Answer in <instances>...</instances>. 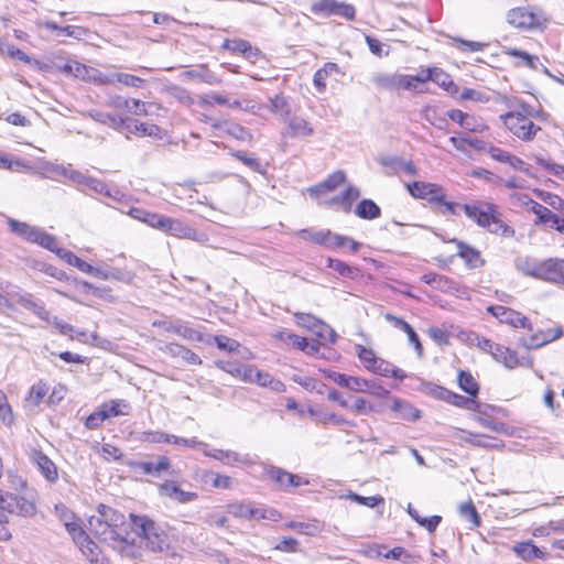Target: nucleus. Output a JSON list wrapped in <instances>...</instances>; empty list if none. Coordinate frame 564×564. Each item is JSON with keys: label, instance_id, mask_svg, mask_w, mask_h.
Segmentation results:
<instances>
[{"label": "nucleus", "instance_id": "obj_1", "mask_svg": "<svg viewBox=\"0 0 564 564\" xmlns=\"http://www.w3.org/2000/svg\"><path fill=\"white\" fill-rule=\"evenodd\" d=\"M465 215L479 227L487 229L490 234L503 237H512L514 230L502 219L497 205L489 202H477L462 206Z\"/></svg>", "mask_w": 564, "mask_h": 564}, {"label": "nucleus", "instance_id": "obj_2", "mask_svg": "<svg viewBox=\"0 0 564 564\" xmlns=\"http://www.w3.org/2000/svg\"><path fill=\"white\" fill-rule=\"evenodd\" d=\"M372 84L378 89L384 90H410L421 93V86L424 85V79L420 78V73L416 75H406L398 73H375L371 76Z\"/></svg>", "mask_w": 564, "mask_h": 564}, {"label": "nucleus", "instance_id": "obj_3", "mask_svg": "<svg viewBox=\"0 0 564 564\" xmlns=\"http://www.w3.org/2000/svg\"><path fill=\"white\" fill-rule=\"evenodd\" d=\"M134 531L147 541V546L153 551H163L166 546V534L153 520L147 516L130 513Z\"/></svg>", "mask_w": 564, "mask_h": 564}, {"label": "nucleus", "instance_id": "obj_4", "mask_svg": "<svg viewBox=\"0 0 564 564\" xmlns=\"http://www.w3.org/2000/svg\"><path fill=\"white\" fill-rule=\"evenodd\" d=\"M505 127L518 139L532 141L541 130L528 116L521 111H509L500 116Z\"/></svg>", "mask_w": 564, "mask_h": 564}, {"label": "nucleus", "instance_id": "obj_5", "mask_svg": "<svg viewBox=\"0 0 564 564\" xmlns=\"http://www.w3.org/2000/svg\"><path fill=\"white\" fill-rule=\"evenodd\" d=\"M488 432L478 433L465 430H456V437L462 442H467L482 447H497V435L505 433L508 435L513 434L512 425H485Z\"/></svg>", "mask_w": 564, "mask_h": 564}, {"label": "nucleus", "instance_id": "obj_6", "mask_svg": "<svg viewBox=\"0 0 564 564\" xmlns=\"http://www.w3.org/2000/svg\"><path fill=\"white\" fill-rule=\"evenodd\" d=\"M0 512L32 518L36 514L37 508L33 498L0 490Z\"/></svg>", "mask_w": 564, "mask_h": 564}, {"label": "nucleus", "instance_id": "obj_7", "mask_svg": "<svg viewBox=\"0 0 564 564\" xmlns=\"http://www.w3.org/2000/svg\"><path fill=\"white\" fill-rule=\"evenodd\" d=\"M9 227L12 232L29 242L37 243L50 251L56 249L57 239L39 227L14 219L9 220Z\"/></svg>", "mask_w": 564, "mask_h": 564}, {"label": "nucleus", "instance_id": "obj_8", "mask_svg": "<svg viewBox=\"0 0 564 564\" xmlns=\"http://www.w3.org/2000/svg\"><path fill=\"white\" fill-rule=\"evenodd\" d=\"M88 524L95 535L100 538L104 542L111 544L113 547L119 545L121 551L128 546L127 539L109 523L98 519L97 516H91L88 520Z\"/></svg>", "mask_w": 564, "mask_h": 564}, {"label": "nucleus", "instance_id": "obj_9", "mask_svg": "<svg viewBox=\"0 0 564 564\" xmlns=\"http://www.w3.org/2000/svg\"><path fill=\"white\" fill-rule=\"evenodd\" d=\"M311 11L314 14L339 15L346 20H354L356 15L352 4L337 0H319L312 4Z\"/></svg>", "mask_w": 564, "mask_h": 564}, {"label": "nucleus", "instance_id": "obj_10", "mask_svg": "<svg viewBox=\"0 0 564 564\" xmlns=\"http://www.w3.org/2000/svg\"><path fill=\"white\" fill-rule=\"evenodd\" d=\"M153 326L160 327L167 333H174L188 341L204 340V335L198 329L191 327L188 323L178 318L155 321L153 322Z\"/></svg>", "mask_w": 564, "mask_h": 564}, {"label": "nucleus", "instance_id": "obj_11", "mask_svg": "<svg viewBox=\"0 0 564 564\" xmlns=\"http://www.w3.org/2000/svg\"><path fill=\"white\" fill-rule=\"evenodd\" d=\"M487 311L497 319H499L500 323L508 324L514 328L521 327L528 330H532V324L520 312L502 305H491L487 308Z\"/></svg>", "mask_w": 564, "mask_h": 564}, {"label": "nucleus", "instance_id": "obj_12", "mask_svg": "<svg viewBox=\"0 0 564 564\" xmlns=\"http://www.w3.org/2000/svg\"><path fill=\"white\" fill-rule=\"evenodd\" d=\"M131 406L123 400H111L101 404L94 413H91L86 423H94L95 421H105L119 415H128Z\"/></svg>", "mask_w": 564, "mask_h": 564}, {"label": "nucleus", "instance_id": "obj_13", "mask_svg": "<svg viewBox=\"0 0 564 564\" xmlns=\"http://www.w3.org/2000/svg\"><path fill=\"white\" fill-rule=\"evenodd\" d=\"M445 401H447L456 406L467 409V410H476L478 408V411L480 413H482L489 417H492V419H498L497 416L494 415V413H497V414L503 413L502 409L495 408L489 404H485V405L480 406V405H478L476 398H473L470 395L469 397L459 395L452 391H448V395L446 397Z\"/></svg>", "mask_w": 564, "mask_h": 564}, {"label": "nucleus", "instance_id": "obj_14", "mask_svg": "<svg viewBox=\"0 0 564 564\" xmlns=\"http://www.w3.org/2000/svg\"><path fill=\"white\" fill-rule=\"evenodd\" d=\"M406 188L414 198L426 199L435 204L443 202V189L437 184L415 181L408 184Z\"/></svg>", "mask_w": 564, "mask_h": 564}, {"label": "nucleus", "instance_id": "obj_15", "mask_svg": "<svg viewBox=\"0 0 564 564\" xmlns=\"http://www.w3.org/2000/svg\"><path fill=\"white\" fill-rule=\"evenodd\" d=\"M507 21L521 30H533L540 26L539 18L532 11L521 7L511 9L507 14Z\"/></svg>", "mask_w": 564, "mask_h": 564}, {"label": "nucleus", "instance_id": "obj_16", "mask_svg": "<svg viewBox=\"0 0 564 564\" xmlns=\"http://www.w3.org/2000/svg\"><path fill=\"white\" fill-rule=\"evenodd\" d=\"M141 442H149V443H173L178 445H184L187 447H197V446H206V444L198 442L195 437L192 438H184V437H177L175 435L164 434L162 432H141L139 433L138 437Z\"/></svg>", "mask_w": 564, "mask_h": 564}, {"label": "nucleus", "instance_id": "obj_17", "mask_svg": "<svg viewBox=\"0 0 564 564\" xmlns=\"http://www.w3.org/2000/svg\"><path fill=\"white\" fill-rule=\"evenodd\" d=\"M267 473L270 478L279 486V488L283 490L308 484V480L303 479L299 475L291 474L280 467L271 466Z\"/></svg>", "mask_w": 564, "mask_h": 564}, {"label": "nucleus", "instance_id": "obj_18", "mask_svg": "<svg viewBox=\"0 0 564 564\" xmlns=\"http://www.w3.org/2000/svg\"><path fill=\"white\" fill-rule=\"evenodd\" d=\"M126 465L134 471L159 477L170 468L171 460L166 456H161L156 463L129 459Z\"/></svg>", "mask_w": 564, "mask_h": 564}, {"label": "nucleus", "instance_id": "obj_19", "mask_svg": "<svg viewBox=\"0 0 564 564\" xmlns=\"http://www.w3.org/2000/svg\"><path fill=\"white\" fill-rule=\"evenodd\" d=\"M562 334L563 333L561 328L539 330L530 337L519 338V344L527 349H536L560 338Z\"/></svg>", "mask_w": 564, "mask_h": 564}, {"label": "nucleus", "instance_id": "obj_20", "mask_svg": "<svg viewBox=\"0 0 564 564\" xmlns=\"http://www.w3.org/2000/svg\"><path fill=\"white\" fill-rule=\"evenodd\" d=\"M564 259H547L544 260V265L540 269V279L560 284L564 281L563 275Z\"/></svg>", "mask_w": 564, "mask_h": 564}, {"label": "nucleus", "instance_id": "obj_21", "mask_svg": "<svg viewBox=\"0 0 564 564\" xmlns=\"http://www.w3.org/2000/svg\"><path fill=\"white\" fill-rule=\"evenodd\" d=\"M160 349L162 352L173 358H181L188 365H202L200 357L183 345L176 343H167Z\"/></svg>", "mask_w": 564, "mask_h": 564}, {"label": "nucleus", "instance_id": "obj_22", "mask_svg": "<svg viewBox=\"0 0 564 564\" xmlns=\"http://www.w3.org/2000/svg\"><path fill=\"white\" fill-rule=\"evenodd\" d=\"M88 117L94 121L105 124L118 132H123V128L127 124V117H122L112 112H105L93 109L88 112Z\"/></svg>", "mask_w": 564, "mask_h": 564}, {"label": "nucleus", "instance_id": "obj_23", "mask_svg": "<svg viewBox=\"0 0 564 564\" xmlns=\"http://www.w3.org/2000/svg\"><path fill=\"white\" fill-rule=\"evenodd\" d=\"M161 495L169 497L180 503L191 502L197 499V494L192 491H184L180 486L172 480H167L160 486Z\"/></svg>", "mask_w": 564, "mask_h": 564}, {"label": "nucleus", "instance_id": "obj_24", "mask_svg": "<svg viewBox=\"0 0 564 564\" xmlns=\"http://www.w3.org/2000/svg\"><path fill=\"white\" fill-rule=\"evenodd\" d=\"M32 460L36 464L41 474L45 477V479L50 482H55L58 478L57 467L45 454L40 451H34L32 453Z\"/></svg>", "mask_w": 564, "mask_h": 564}, {"label": "nucleus", "instance_id": "obj_25", "mask_svg": "<svg viewBox=\"0 0 564 564\" xmlns=\"http://www.w3.org/2000/svg\"><path fill=\"white\" fill-rule=\"evenodd\" d=\"M127 134H137L140 137L158 138L161 134V128L154 123L138 122L127 117V124L123 128Z\"/></svg>", "mask_w": 564, "mask_h": 564}, {"label": "nucleus", "instance_id": "obj_26", "mask_svg": "<svg viewBox=\"0 0 564 564\" xmlns=\"http://www.w3.org/2000/svg\"><path fill=\"white\" fill-rule=\"evenodd\" d=\"M384 318L388 322L392 323L394 327L400 328L404 333H409V341L414 346V349H415L417 356L422 357L423 356V346L420 341L417 334L413 329V327L404 319L397 317L390 313H387L384 315Z\"/></svg>", "mask_w": 564, "mask_h": 564}, {"label": "nucleus", "instance_id": "obj_27", "mask_svg": "<svg viewBox=\"0 0 564 564\" xmlns=\"http://www.w3.org/2000/svg\"><path fill=\"white\" fill-rule=\"evenodd\" d=\"M72 538L88 561L96 562L98 560V546L93 540H90L89 535L83 530V528Z\"/></svg>", "mask_w": 564, "mask_h": 564}, {"label": "nucleus", "instance_id": "obj_28", "mask_svg": "<svg viewBox=\"0 0 564 564\" xmlns=\"http://www.w3.org/2000/svg\"><path fill=\"white\" fill-rule=\"evenodd\" d=\"M452 242L456 243L457 254L465 261L467 267L474 269L484 264V260L477 249L456 239H453Z\"/></svg>", "mask_w": 564, "mask_h": 564}, {"label": "nucleus", "instance_id": "obj_29", "mask_svg": "<svg viewBox=\"0 0 564 564\" xmlns=\"http://www.w3.org/2000/svg\"><path fill=\"white\" fill-rule=\"evenodd\" d=\"M48 392L47 384L43 381L34 383L26 393L23 405L29 411H34L44 400Z\"/></svg>", "mask_w": 564, "mask_h": 564}, {"label": "nucleus", "instance_id": "obj_30", "mask_svg": "<svg viewBox=\"0 0 564 564\" xmlns=\"http://www.w3.org/2000/svg\"><path fill=\"white\" fill-rule=\"evenodd\" d=\"M288 126V131L285 135L291 138L295 137H307L314 133V129L311 124L302 117H291V115L286 118V121H283Z\"/></svg>", "mask_w": 564, "mask_h": 564}, {"label": "nucleus", "instance_id": "obj_31", "mask_svg": "<svg viewBox=\"0 0 564 564\" xmlns=\"http://www.w3.org/2000/svg\"><path fill=\"white\" fill-rule=\"evenodd\" d=\"M503 53L507 56L514 57L517 61L514 62V65L518 67H528L530 69H538V66L540 64V59L536 55H531L525 51L512 48V47H505Z\"/></svg>", "mask_w": 564, "mask_h": 564}, {"label": "nucleus", "instance_id": "obj_32", "mask_svg": "<svg viewBox=\"0 0 564 564\" xmlns=\"http://www.w3.org/2000/svg\"><path fill=\"white\" fill-rule=\"evenodd\" d=\"M98 519H101L102 521L109 523L111 527H113L116 530H120V527L124 524V516L115 510L113 508L106 506V505H99L97 509Z\"/></svg>", "mask_w": 564, "mask_h": 564}, {"label": "nucleus", "instance_id": "obj_33", "mask_svg": "<svg viewBox=\"0 0 564 564\" xmlns=\"http://www.w3.org/2000/svg\"><path fill=\"white\" fill-rule=\"evenodd\" d=\"M227 510L235 518L256 520L257 507H254L251 502L235 501L227 506Z\"/></svg>", "mask_w": 564, "mask_h": 564}, {"label": "nucleus", "instance_id": "obj_34", "mask_svg": "<svg viewBox=\"0 0 564 564\" xmlns=\"http://www.w3.org/2000/svg\"><path fill=\"white\" fill-rule=\"evenodd\" d=\"M18 303L22 305L24 308L31 311L41 319L50 322V313L45 310L44 305L41 302H37L33 299L32 294L25 293L20 295L18 297Z\"/></svg>", "mask_w": 564, "mask_h": 564}, {"label": "nucleus", "instance_id": "obj_35", "mask_svg": "<svg viewBox=\"0 0 564 564\" xmlns=\"http://www.w3.org/2000/svg\"><path fill=\"white\" fill-rule=\"evenodd\" d=\"M169 234L176 238H185L195 241H199L202 237V235L195 228L183 223L180 219H173L172 227H170Z\"/></svg>", "mask_w": 564, "mask_h": 564}, {"label": "nucleus", "instance_id": "obj_36", "mask_svg": "<svg viewBox=\"0 0 564 564\" xmlns=\"http://www.w3.org/2000/svg\"><path fill=\"white\" fill-rule=\"evenodd\" d=\"M52 252H55L61 259L65 260L68 264L77 268L79 271L86 273L90 272L93 270V265L84 261L83 259L78 258L76 254H74L72 251L59 248L58 242L56 241V249L51 250Z\"/></svg>", "mask_w": 564, "mask_h": 564}, {"label": "nucleus", "instance_id": "obj_37", "mask_svg": "<svg viewBox=\"0 0 564 564\" xmlns=\"http://www.w3.org/2000/svg\"><path fill=\"white\" fill-rule=\"evenodd\" d=\"M223 47L231 52H238L246 55L248 58L257 57L260 54L258 48H253L246 40H225Z\"/></svg>", "mask_w": 564, "mask_h": 564}, {"label": "nucleus", "instance_id": "obj_38", "mask_svg": "<svg viewBox=\"0 0 564 564\" xmlns=\"http://www.w3.org/2000/svg\"><path fill=\"white\" fill-rule=\"evenodd\" d=\"M355 214L361 219H376L380 217L381 209L372 199H361L356 206Z\"/></svg>", "mask_w": 564, "mask_h": 564}, {"label": "nucleus", "instance_id": "obj_39", "mask_svg": "<svg viewBox=\"0 0 564 564\" xmlns=\"http://www.w3.org/2000/svg\"><path fill=\"white\" fill-rule=\"evenodd\" d=\"M56 516L63 521L67 532L73 536L82 527L75 521L74 513L63 503L55 506Z\"/></svg>", "mask_w": 564, "mask_h": 564}, {"label": "nucleus", "instance_id": "obj_40", "mask_svg": "<svg viewBox=\"0 0 564 564\" xmlns=\"http://www.w3.org/2000/svg\"><path fill=\"white\" fill-rule=\"evenodd\" d=\"M492 358L509 369H513L519 365L517 352L502 345H498Z\"/></svg>", "mask_w": 564, "mask_h": 564}, {"label": "nucleus", "instance_id": "obj_41", "mask_svg": "<svg viewBox=\"0 0 564 564\" xmlns=\"http://www.w3.org/2000/svg\"><path fill=\"white\" fill-rule=\"evenodd\" d=\"M346 175L343 171L332 173L323 183L310 188L311 194H318L323 191H333L344 184Z\"/></svg>", "mask_w": 564, "mask_h": 564}, {"label": "nucleus", "instance_id": "obj_42", "mask_svg": "<svg viewBox=\"0 0 564 564\" xmlns=\"http://www.w3.org/2000/svg\"><path fill=\"white\" fill-rule=\"evenodd\" d=\"M392 410L399 414L401 420L406 421H416L420 419L421 414L420 410L414 408L409 402L402 400H394Z\"/></svg>", "mask_w": 564, "mask_h": 564}, {"label": "nucleus", "instance_id": "obj_43", "mask_svg": "<svg viewBox=\"0 0 564 564\" xmlns=\"http://www.w3.org/2000/svg\"><path fill=\"white\" fill-rule=\"evenodd\" d=\"M457 382L459 388L465 391L468 395L476 398L479 392V384L468 371L460 370L457 376Z\"/></svg>", "mask_w": 564, "mask_h": 564}, {"label": "nucleus", "instance_id": "obj_44", "mask_svg": "<svg viewBox=\"0 0 564 564\" xmlns=\"http://www.w3.org/2000/svg\"><path fill=\"white\" fill-rule=\"evenodd\" d=\"M369 370L384 377H393L397 379H403L405 377L403 370L395 368L392 364L380 358Z\"/></svg>", "mask_w": 564, "mask_h": 564}, {"label": "nucleus", "instance_id": "obj_45", "mask_svg": "<svg viewBox=\"0 0 564 564\" xmlns=\"http://www.w3.org/2000/svg\"><path fill=\"white\" fill-rule=\"evenodd\" d=\"M270 110L279 116L282 121H286V118L291 115V106L284 95H275L270 98Z\"/></svg>", "mask_w": 564, "mask_h": 564}, {"label": "nucleus", "instance_id": "obj_46", "mask_svg": "<svg viewBox=\"0 0 564 564\" xmlns=\"http://www.w3.org/2000/svg\"><path fill=\"white\" fill-rule=\"evenodd\" d=\"M513 551L523 560L542 558L544 556L543 551H541L532 542L519 543L514 545Z\"/></svg>", "mask_w": 564, "mask_h": 564}, {"label": "nucleus", "instance_id": "obj_47", "mask_svg": "<svg viewBox=\"0 0 564 564\" xmlns=\"http://www.w3.org/2000/svg\"><path fill=\"white\" fill-rule=\"evenodd\" d=\"M420 78L424 79V84L429 80H433L441 87H446L447 83L452 79L448 74L440 68H426L420 72Z\"/></svg>", "mask_w": 564, "mask_h": 564}, {"label": "nucleus", "instance_id": "obj_48", "mask_svg": "<svg viewBox=\"0 0 564 564\" xmlns=\"http://www.w3.org/2000/svg\"><path fill=\"white\" fill-rule=\"evenodd\" d=\"M340 405L358 414H366L372 410V406L368 401L356 397H349L348 400L340 401Z\"/></svg>", "mask_w": 564, "mask_h": 564}, {"label": "nucleus", "instance_id": "obj_49", "mask_svg": "<svg viewBox=\"0 0 564 564\" xmlns=\"http://www.w3.org/2000/svg\"><path fill=\"white\" fill-rule=\"evenodd\" d=\"M408 512L413 520H415L421 527H424L429 532H434L442 521L441 516H432L423 518L419 514L417 510L411 507L408 508Z\"/></svg>", "mask_w": 564, "mask_h": 564}, {"label": "nucleus", "instance_id": "obj_50", "mask_svg": "<svg viewBox=\"0 0 564 564\" xmlns=\"http://www.w3.org/2000/svg\"><path fill=\"white\" fill-rule=\"evenodd\" d=\"M166 93L170 97H172L183 106L191 107L192 105H194V98L192 97L191 93L184 87L171 85L167 86Z\"/></svg>", "mask_w": 564, "mask_h": 564}, {"label": "nucleus", "instance_id": "obj_51", "mask_svg": "<svg viewBox=\"0 0 564 564\" xmlns=\"http://www.w3.org/2000/svg\"><path fill=\"white\" fill-rule=\"evenodd\" d=\"M459 516L466 521L470 522L471 528H477L480 525V517L476 510L473 501H466L459 505L458 508Z\"/></svg>", "mask_w": 564, "mask_h": 564}, {"label": "nucleus", "instance_id": "obj_52", "mask_svg": "<svg viewBox=\"0 0 564 564\" xmlns=\"http://www.w3.org/2000/svg\"><path fill=\"white\" fill-rule=\"evenodd\" d=\"M327 267L338 272L340 275L355 279L359 274V270L338 259H327Z\"/></svg>", "mask_w": 564, "mask_h": 564}, {"label": "nucleus", "instance_id": "obj_53", "mask_svg": "<svg viewBox=\"0 0 564 564\" xmlns=\"http://www.w3.org/2000/svg\"><path fill=\"white\" fill-rule=\"evenodd\" d=\"M203 341H205L207 345H212L213 343H215L218 349L228 352L236 351L240 346V344L237 340L224 335H216L207 339L204 338Z\"/></svg>", "mask_w": 564, "mask_h": 564}, {"label": "nucleus", "instance_id": "obj_54", "mask_svg": "<svg viewBox=\"0 0 564 564\" xmlns=\"http://www.w3.org/2000/svg\"><path fill=\"white\" fill-rule=\"evenodd\" d=\"M206 455L220 460L226 465H234L236 463H243L246 459L241 458L238 453L232 451L213 449L206 452Z\"/></svg>", "mask_w": 564, "mask_h": 564}, {"label": "nucleus", "instance_id": "obj_55", "mask_svg": "<svg viewBox=\"0 0 564 564\" xmlns=\"http://www.w3.org/2000/svg\"><path fill=\"white\" fill-rule=\"evenodd\" d=\"M297 236L306 241H312L317 245H322L326 247L329 230H308L304 229L297 232Z\"/></svg>", "mask_w": 564, "mask_h": 564}, {"label": "nucleus", "instance_id": "obj_56", "mask_svg": "<svg viewBox=\"0 0 564 564\" xmlns=\"http://www.w3.org/2000/svg\"><path fill=\"white\" fill-rule=\"evenodd\" d=\"M345 388L357 392H375L373 382L352 376H348Z\"/></svg>", "mask_w": 564, "mask_h": 564}, {"label": "nucleus", "instance_id": "obj_57", "mask_svg": "<svg viewBox=\"0 0 564 564\" xmlns=\"http://www.w3.org/2000/svg\"><path fill=\"white\" fill-rule=\"evenodd\" d=\"M128 215L131 216L133 219L142 221L152 228L155 225V220L159 216V214L139 207H131L128 212Z\"/></svg>", "mask_w": 564, "mask_h": 564}, {"label": "nucleus", "instance_id": "obj_58", "mask_svg": "<svg viewBox=\"0 0 564 564\" xmlns=\"http://www.w3.org/2000/svg\"><path fill=\"white\" fill-rule=\"evenodd\" d=\"M116 83L127 87L140 88L143 86L144 79L128 73H113V84Z\"/></svg>", "mask_w": 564, "mask_h": 564}, {"label": "nucleus", "instance_id": "obj_59", "mask_svg": "<svg viewBox=\"0 0 564 564\" xmlns=\"http://www.w3.org/2000/svg\"><path fill=\"white\" fill-rule=\"evenodd\" d=\"M420 390L426 395H431L440 400H446V397L448 395L449 391L441 386L431 382H422Z\"/></svg>", "mask_w": 564, "mask_h": 564}, {"label": "nucleus", "instance_id": "obj_60", "mask_svg": "<svg viewBox=\"0 0 564 564\" xmlns=\"http://www.w3.org/2000/svg\"><path fill=\"white\" fill-rule=\"evenodd\" d=\"M535 162L538 165L546 170L550 174L564 181V165L552 163L541 156H536Z\"/></svg>", "mask_w": 564, "mask_h": 564}, {"label": "nucleus", "instance_id": "obj_61", "mask_svg": "<svg viewBox=\"0 0 564 564\" xmlns=\"http://www.w3.org/2000/svg\"><path fill=\"white\" fill-rule=\"evenodd\" d=\"M469 339L471 344H475L479 349H481L485 352L490 354L491 356L496 351V348L499 344L492 343L490 339L486 337H480L477 334H470Z\"/></svg>", "mask_w": 564, "mask_h": 564}, {"label": "nucleus", "instance_id": "obj_62", "mask_svg": "<svg viewBox=\"0 0 564 564\" xmlns=\"http://www.w3.org/2000/svg\"><path fill=\"white\" fill-rule=\"evenodd\" d=\"M459 99L486 104L490 100V97L484 91L471 88H464L460 93Z\"/></svg>", "mask_w": 564, "mask_h": 564}, {"label": "nucleus", "instance_id": "obj_63", "mask_svg": "<svg viewBox=\"0 0 564 564\" xmlns=\"http://www.w3.org/2000/svg\"><path fill=\"white\" fill-rule=\"evenodd\" d=\"M543 265L544 261L525 260L519 264V268L524 274L540 279V269Z\"/></svg>", "mask_w": 564, "mask_h": 564}, {"label": "nucleus", "instance_id": "obj_64", "mask_svg": "<svg viewBox=\"0 0 564 564\" xmlns=\"http://www.w3.org/2000/svg\"><path fill=\"white\" fill-rule=\"evenodd\" d=\"M204 522L210 527L224 528L228 523V518L220 511H212L204 517Z\"/></svg>", "mask_w": 564, "mask_h": 564}]
</instances>
